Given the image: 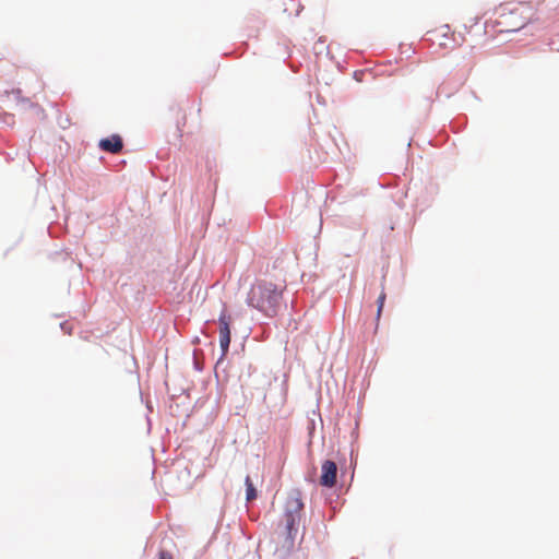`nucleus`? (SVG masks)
<instances>
[{"label":"nucleus","mask_w":559,"mask_h":559,"mask_svg":"<svg viewBox=\"0 0 559 559\" xmlns=\"http://www.w3.org/2000/svg\"><path fill=\"white\" fill-rule=\"evenodd\" d=\"M282 293L283 289L276 284L266 280H259L251 286L247 304L266 317L273 318L278 312Z\"/></svg>","instance_id":"f257e3e1"},{"label":"nucleus","mask_w":559,"mask_h":559,"mask_svg":"<svg viewBox=\"0 0 559 559\" xmlns=\"http://www.w3.org/2000/svg\"><path fill=\"white\" fill-rule=\"evenodd\" d=\"M302 509L304 503L301 500L300 491H290L286 498L285 510L283 515L287 539H289L290 542H294L298 533V526L301 520Z\"/></svg>","instance_id":"f03ea898"},{"label":"nucleus","mask_w":559,"mask_h":559,"mask_svg":"<svg viewBox=\"0 0 559 559\" xmlns=\"http://www.w3.org/2000/svg\"><path fill=\"white\" fill-rule=\"evenodd\" d=\"M231 322L233 317L224 308L218 318L219 345L222 349V356H225L229 348Z\"/></svg>","instance_id":"7ed1b4c3"},{"label":"nucleus","mask_w":559,"mask_h":559,"mask_svg":"<svg viewBox=\"0 0 559 559\" xmlns=\"http://www.w3.org/2000/svg\"><path fill=\"white\" fill-rule=\"evenodd\" d=\"M431 35L433 36V43H437V45L443 49L453 48L452 46H450V40L455 41L457 46H461L465 40L464 36H460V40H457L455 37V33L451 32L449 25H442L433 29L431 32Z\"/></svg>","instance_id":"20e7f679"},{"label":"nucleus","mask_w":559,"mask_h":559,"mask_svg":"<svg viewBox=\"0 0 559 559\" xmlns=\"http://www.w3.org/2000/svg\"><path fill=\"white\" fill-rule=\"evenodd\" d=\"M337 466L333 461L326 460L321 466L320 485L332 488L336 484Z\"/></svg>","instance_id":"39448f33"},{"label":"nucleus","mask_w":559,"mask_h":559,"mask_svg":"<svg viewBox=\"0 0 559 559\" xmlns=\"http://www.w3.org/2000/svg\"><path fill=\"white\" fill-rule=\"evenodd\" d=\"M99 147L105 152L117 154L123 147L122 139L118 134H114L109 138L102 139L99 141Z\"/></svg>","instance_id":"423d86ee"},{"label":"nucleus","mask_w":559,"mask_h":559,"mask_svg":"<svg viewBox=\"0 0 559 559\" xmlns=\"http://www.w3.org/2000/svg\"><path fill=\"white\" fill-rule=\"evenodd\" d=\"M245 485H246V500L247 501L254 500L257 498V490L253 486V483H252L250 476L246 477Z\"/></svg>","instance_id":"0eeeda50"},{"label":"nucleus","mask_w":559,"mask_h":559,"mask_svg":"<svg viewBox=\"0 0 559 559\" xmlns=\"http://www.w3.org/2000/svg\"><path fill=\"white\" fill-rule=\"evenodd\" d=\"M385 298H386V294L384 292V288H382V292L380 293V295L377 299V305H378L377 319H379L381 317V313H382V310L384 307V302H385Z\"/></svg>","instance_id":"6e6552de"},{"label":"nucleus","mask_w":559,"mask_h":559,"mask_svg":"<svg viewBox=\"0 0 559 559\" xmlns=\"http://www.w3.org/2000/svg\"><path fill=\"white\" fill-rule=\"evenodd\" d=\"M158 559H173V554L168 550L160 549Z\"/></svg>","instance_id":"1a4fd4ad"}]
</instances>
